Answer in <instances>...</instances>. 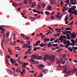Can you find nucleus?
<instances>
[{"mask_svg": "<svg viewBox=\"0 0 77 77\" xmlns=\"http://www.w3.org/2000/svg\"><path fill=\"white\" fill-rule=\"evenodd\" d=\"M8 52L10 53V54H11V55H12V52H11V51L10 50H8Z\"/></svg>", "mask_w": 77, "mask_h": 77, "instance_id": "obj_32", "label": "nucleus"}, {"mask_svg": "<svg viewBox=\"0 0 77 77\" xmlns=\"http://www.w3.org/2000/svg\"><path fill=\"white\" fill-rule=\"evenodd\" d=\"M66 54H64L63 55V57H66Z\"/></svg>", "mask_w": 77, "mask_h": 77, "instance_id": "obj_52", "label": "nucleus"}, {"mask_svg": "<svg viewBox=\"0 0 77 77\" xmlns=\"http://www.w3.org/2000/svg\"><path fill=\"white\" fill-rule=\"evenodd\" d=\"M72 49H73L74 50H77V47H75L74 48V47H72Z\"/></svg>", "mask_w": 77, "mask_h": 77, "instance_id": "obj_33", "label": "nucleus"}, {"mask_svg": "<svg viewBox=\"0 0 77 77\" xmlns=\"http://www.w3.org/2000/svg\"><path fill=\"white\" fill-rule=\"evenodd\" d=\"M70 34L72 35V38H76V36H75L74 34L71 33Z\"/></svg>", "mask_w": 77, "mask_h": 77, "instance_id": "obj_8", "label": "nucleus"}, {"mask_svg": "<svg viewBox=\"0 0 77 77\" xmlns=\"http://www.w3.org/2000/svg\"><path fill=\"white\" fill-rule=\"evenodd\" d=\"M51 43H53H53H54V42H50L47 45H48V47H51V46H52V44H51Z\"/></svg>", "mask_w": 77, "mask_h": 77, "instance_id": "obj_3", "label": "nucleus"}, {"mask_svg": "<svg viewBox=\"0 0 77 77\" xmlns=\"http://www.w3.org/2000/svg\"><path fill=\"white\" fill-rule=\"evenodd\" d=\"M66 42L67 44H69V43H70V41H69L67 40Z\"/></svg>", "mask_w": 77, "mask_h": 77, "instance_id": "obj_34", "label": "nucleus"}, {"mask_svg": "<svg viewBox=\"0 0 77 77\" xmlns=\"http://www.w3.org/2000/svg\"><path fill=\"white\" fill-rule=\"evenodd\" d=\"M44 59L45 60H47V59H50V56L48 55H45V56Z\"/></svg>", "mask_w": 77, "mask_h": 77, "instance_id": "obj_2", "label": "nucleus"}, {"mask_svg": "<svg viewBox=\"0 0 77 77\" xmlns=\"http://www.w3.org/2000/svg\"><path fill=\"white\" fill-rule=\"evenodd\" d=\"M76 8V6L74 5V6H72L71 7V9L72 11H75V8Z\"/></svg>", "mask_w": 77, "mask_h": 77, "instance_id": "obj_6", "label": "nucleus"}, {"mask_svg": "<svg viewBox=\"0 0 77 77\" xmlns=\"http://www.w3.org/2000/svg\"><path fill=\"white\" fill-rule=\"evenodd\" d=\"M73 61L74 62H75V63H77V60H74Z\"/></svg>", "mask_w": 77, "mask_h": 77, "instance_id": "obj_64", "label": "nucleus"}, {"mask_svg": "<svg viewBox=\"0 0 77 77\" xmlns=\"http://www.w3.org/2000/svg\"><path fill=\"white\" fill-rule=\"evenodd\" d=\"M27 56H24V58L25 59H27Z\"/></svg>", "mask_w": 77, "mask_h": 77, "instance_id": "obj_60", "label": "nucleus"}, {"mask_svg": "<svg viewBox=\"0 0 77 77\" xmlns=\"http://www.w3.org/2000/svg\"><path fill=\"white\" fill-rule=\"evenodd\" d=\"M72 10L71 8H69V10L68 11V12H72Z\"/></svg>", "mask_w": 77, "mask_h": 77, "instance_id": "obj_18", "label": "nucleus"}, {"mask_svg": "<svg viewBox=\"0 0 77 77\" xmlns=\"http://www.w3.org/2000/svg\"><path fill=\"white\" fill-rule=\"evenodd\" d=\"M40 76H41V77H42V76H43V73H41L40 75Z\"/></svg>", "mask_w": 77, "mask_h": 77, "instance_id": "obj_55", "label": "nucleus"}, {"mask_svg": "<svg viewBox=\"0 0 77 77\" xmlns=\"http://www.w3.org/2000/svg\"><path fill=\"white\" fill-rule=\"evenodd\" d=\"M42 38H45V35H43L42 37H41Z\"/></svg>", "mask_w": 77, "mask_h": 77, "instance_id": "obj_40", "label": "nucleus"}, {"mask_svg": "<svg viewBox=\"0 0 77 77\" xmlns=\"http://www.w3.org/2000/svg\"><path fill=\"white\" fill-rule=\"evenodd\" d=\"M45 67V66L42 64H41L40 65V68L42 69H44V68Z\"/></svg>", "mask_w": 77, "mask_h": 77, "instance_id": "obj_4", "label": "nucleus"}, {"mask_svg": "<svg viewBox=\"0 0 77 77\" xmlns=\"http://www.w3.org/2000/svg\"><path fill=\"white\" fill-rule=\"evenodd\" d=\"M56 17H57V18H59V15L57 16V15H56Z\"/></svg>", "mask_w": 77, "mask_h": 77, "instance_id": "obj_62", "label": "nucleus"}, {"mask_svg": "<svg viewBox=\"0 0 77 77\" xmlns=\"http://www.w3.org/2000/svg\"><path fill=\"white\" fill-rule=\"evenodd\" d=\"M45 39L46 41H50V38L48 39V38H46Z\"/></svg>", "mask_w": 77, "mask_h": 77, "instance_id": "obj_28", "label": "nucleus"}, {"mask_svg": "<svg viewBox=\"0 0 77 77\" xmlns=\"http://www.w3.org/2000/svg\"><path fill=\"white\" fill-rule=\"evenodd\" d=\"M73 72H77V69H76V68L73 69Z\"/></svg>", "mask_w": 77, "mask_h": 77, "instance_id": "obj_23", "label": "nucleus"}, {"mask_svg": "<svg viewBox=\"0 0 77 77\" xmlns=\"http://www.w3.org/2000/svg\"><path fill=\"white\" fill-rule=\"evenodd\" d=\"M51 19L53 20H54V19H55V17L53 16H51Z\"/></svg>", "mask_w": 77, "mask_h": 77, "instance_id": "obj_22", "label": "nucleus"}, {"mask_svg": "<svg viewBox=\"0 0 77 77\" xmlns=\"http://www.w3.org/2000/svg\"><path fill=\"white\" fill-rule=\"evenodd\" d=\"M12 5L13 6H15V7H17V6H18V5L16 3H14L12 4Z\"/></svg>", "mask_w": 77, "mask_h": 77, "instance_id": "obj_12", "label": "nucleus"}, {"mask_svg": "<svg viewBox=\"0 0 77 77\" xmlns=\"http://www.w3.org/2000/svg\"><path fill=\"white\" fill-rule=\"evenodd\" d=\"M29 2L27 1V0H25L23 2L24 4H28Z\"/></svg>", "mask_w": 77, "mask_h": 77, "instance_id": "obj_11", "label": "nucleus"}, {"mask_svg": "<svg viewBox=\"0 0 77 77\" xmlns=\"http://www.w3.org/2000/svg\"><path fill=\"white\" fill-rule=\"evenodd\" d=\"M57 42H59V41L57 39H56L54 41V42H55V43H57Z\"/></svg>", "mask_w": 77, "mask_h": 77, "instance_id": "obj_26", "label": "nucleus"}, {"mask_svg": "<svg viewBox=\"0 0 77 77\" xmlns=\"http://www.w3.org/2000/svg\"><path fill=\"white\" fill-rule=\"evenodd\" d=\"M45 14L46 15H49V14H50V13L48 11H45Z\"/></svg>", "mask_w": 77, "mask_h": 77, "instance_id": "obj_20", "label": "nucleus"}, {"mask_svg": "<svg viewBox=\"0 0 77 77\" xmlns=\"http://www.w3.org/2000/svg\"><path fill=\"white\" fill-rule=\"evenodd\" d=\"M17 72H20V69L19 68H17Z\"/></svg>", "mask_w": 77, "mask_h": 77, "instance_id": "obj_42", "label": "nucleus"}, {"mask_svg": "<svg viewBox=\"0 0 77 77\" xmlns=\"http://www.w3.org/2000/svg\"><path fill=\"white\" fill-rule=\"evenodd\" d=\"M32 5L34 6H36V4L35 2H33L32 3Z\"/></svg>", "mask_w": 77, "mask_h": 77, "instance_id": "obj_31", "label": "nucleus"}, {"mask_svg": "<svg viewBox=\"0 0 77 77\" xmlns=\"http://www.w3.org/2000/svg\"><path fill=\"white\" fill-rule=\"evenodd\" d=\"M70 29H70V28H66V30H70Z\"/></svg>", "mask_w": 77, "mask_h": 77, "instance_id": "obj_36", "label": "nucleus"}, {"mask_svg": "<svg viewBox=\"0 0 77 77\" xmlns=\"http://www.w3.org/2000/svg\"><path fill=\"white\" fill-rule=\"evenodd\" d=\"M61 50H62V49H61L59 50H57V52H59L60 51H61Z\"/></svg>", "mask_w": 77, "mask_h": 77, "instance_id": "obj_43", "label": "nucleus"}, {"mask_svg": "<svg viewBox=\"0 0 77 77\" xmlns=\"http://www.w3.org/2000/svg\"><path fill=\"white\" fill-rule=\"evenodd\" d=\"M53 41V38L51 37V39H50V41Z\"/></svg>", "mask_w": 77, "mask_h": 77, "instance_id": "obj_63", "label": "nucleus"}, {"mask_svg": "<svg viewBox=\"0 0 77 77\" xmlns=\"http://www.w3.org/2000/svg\"><path fill=\"white\" fill-rule=\"evenodd\" d=\"M21 36H22V37H24V35H25L24 34H21Z\"/></svg>", "mask_w": 77, "mask_h": 77, "instance_id": "obj_49", "label": "nucleus"}, {"mask_svg": "<svg viewBox=\"0 0 77 77\" xmlns=\"http://www.w3.org/2000/svg\"><path fill=\"white\" fill-rule=\"evenodd\" d=\"M22 68H25V67H26V66H24V65H22Z\"/></svg>", "mask_w": 77, "mask_h": 77, "instance_id": "obj_46", "label": "nucleus"}, {"mask_svg": "<svg viewBox=\"0 0 77 77\" xmlns=\"http://www.w3.org/2000/svg\"><path fill=\"white\" fill-rule=\"evenodd\" d=\"M40 13H41V14H42L43 15H44V14L43 12L39 11V12L38 14H39Z\"/></svg>", "mask_w": 77, "mask_h": 77, "instance_id": "obj_30", "label": "nucleus"}, {"mask_svg": "<svg viewBox=\"0 0 77 77\" xmlns=\"http://www.w3.org/2000/svg\"><path fill=\"white\" fill-rule=\"evenodd\" d=\"M40 42H41V41L40 40H39L36 42L35 44H40Z\"/></svg>", "mask_w": 77, "mask_h": 77, "instance_id": "obj_16", "label": "nucleus"}, {"mask_svg": "<svg viewBox=\"0 0 77 77\" xmlns=\"http://www.w3.org/2000/svg\"><path fill=\"white\" fill-rule=\"evenodd\" d=\"M42 6L43 8H44L46 6V5L44 4H42Z\"/></svg>", "mask_w": 77, "mask_h": 77, "instance_id": "obj_21", "label": "nucleus"}, {"mask_svg": "<svg viewBox=\"0 0 77 77\" xmlns=\"http://www.w3.org/2000/svg\"><path fill=\"white\" fill-rule=\"evenodd\" d=\"M16 44V41H14L13 43V46H15Z\"/></svg>", "mask_w": 77, "mask_h": 77, "instance_id": "obj_27", "label": "nucleus"}, {"mask_svg": "<svg viewBox=\"0 0 77 77\" xmlns=\"http://www.w3.org/2000/svg\"><path fill=\"white\" fill-rule=\"evenodd\" d=\"M60 47H64V46L63 45H60Z\"/></svg>", "mask_w": 77, "mask_h": 77, "instance_id": "obj_59", "label": "nucleus"}, {"mask_svg": "<svg viewBox=\"0 0 77 77\" xmlns=\"http://www.w3.org/2000/svg\"><path fill=\"white\" fill-rule=\"evenodd\" d=\"M26 39L29 40V39H30V37H26Z\"/></svg>", "mask_w": 77, "mask_h": 77, "instance_id": "obj_44", "label": "nucleus"}, {"mask_svg": "<svg viewBox=\"0 0 77 77\" xmlns=\"http://www.w3.org/2000/svg\"><path fill=\"white\" fill-rule=\"evenodd\" d=\"M0 33H2V34H3V35L5 34V33L3 32L2 31H0Z\"/></svg>", "mask_w": 77, "mask_h": 77, "instance_id": "obj_51", "label": "nucleus"}, {"mask_svg": "<svg viewBox=\"0 0 77 77\" xmlns=\"http://www.w3.org/2000/svg\"><path fill=\"white\" fill-rule=\"evenodd\" d=\"M39 45L41 47H43L44 46H45V45L43 43H42L41 44H40Z\"/></svg>", "mask_w": 77, "mask_h": 77, "instance_id": "obj_19", "label": "nucleus"}, {"mask_svg": "<svg viewBox=\"0 0 77 77\" xmlns=\"http://www.w3.org/2000/svg\"><path fill=\"white\" fill-rule=\"evenodd\" d=\"M6 60L7 61V63L8 64H9V62H8V58H7V57L6 58Z\"/></svg>", "mask_w": 77, "mask_h": 77, "instance_id": "obj_45", "label": "nucleus"}, {"mask_svg": "<svg viewBox=\"0 0 77 77\" xmlns=\"http://www.w3.org/2000/svg\"><path fill=\"white\" fill-rule=\"evenodd\" d=\"M64 71L65 72H67V70H68V69L67 68L65 67L64 68Z\"/></svg>", "mask_w": 77, "mask_h": 77, "instance_id": "obj_17", "label": "nucleus"}, {"mask_svg": "<svg viewBox=\"0 0 77 77\" xmlns=\"http://www.w3.org/2000/svg\"><path fill=\"white\" fill-rule=\"evenodd\" d=\"M42 72H43V73L46 74V73H47V72H48V70L46 69H45L44 70H42Z\"/></svg>", "mask_w": 77, "mask_h": 77, "instance_id": "obj_5", "label": "nucleus"}, {"mask_svg": "<svg viewBox=\"0 0 77 77\" xmlns=\"http://www.w3.org/2000/svg\"><path fill=\"white\" fill-rule=\"evenodd\" d=\"M34 48V49H33V50L34 51H36V48H35V46H34L33 47Z\"/></svg>", "mask_w": 77, "mask_h": 77, "instance_id": "obj_39", "label": "nucleus"}, {"mask_svg": "<svg viewBox=\"0 0 77 77\" xmlns=\"http://www.w3.org/2000/svg\"><path fill=\"white\" fill-rule=\"evenodd\" d=\"M10 61L11 63H14L15 61L13 59V58H11L10 59Z\"/></svg>", "mask_w": 77, "mask_h": 77, "instance_id": "obj_14", "label": "nucleus"}, {"mask_svg": "<svg viewBox=\"0 0 77 77\" xmlns=\"http://www.w3.org/2000/svg\"><path fill=\"white\" fill-rule=\"evenodd\" d=\"M72 5H75V3H73V2H72Z\"/></svg>", "mask_w": 77, "mask_h": 77, "instance_id": "obj_61", "label": "nucleus"}, {"mask_svg": "<svg viewBox=\"0 0 77 77\" xmlns=\"http://www.w3.org/2000/svg\"><path fill=\"white\" fill-rule=\"evenodd\" d=\"M37 6L38 8H41V5H38Z\"/></svg>", "mask_w": 77, "mask_h": 77, "instance_id": "obj_37", "label": "nucleus"}, {"mask_svg": "<svg viewBox=\"0 0 77 77\" xmlns=\"http://www.w3.org/2000/svg\"><path fill=\"white\" fill-rule=\"evenodd\" d=\"M27 42L28 43V45H30V44H31V42H30V41H27Z\"/></svg>", "mask_w": 77, "mask_h": 77, "instance_id": "obj_38", "label": "nucleus"}, {"mask_svg": "<svg viewBox=\"0 0 77 77\" xmlns=\"http://www.w3.org/2000/svg\"><path fill=\"white\" fill-rule=\"evenodd\" d=\"M50 32H49V31L46 34V35H48V34H50Z\"/></svg>", "mask_w": 77, "mask_h": 77, "instance_id": "obj_54", "label": "nucleus"}, {"mask_svg": "<svg viewBox=\"0 0 77 77\" xmlns=\"http://www.w3.org/2000/svg\"><path fill=\"white\" fill-rule=\"evenodd\" d=\"M7 57H8V59H10V58H11V57L9 56V55H7Z\"/></svg>", "mask_w": 77, "mask_h": 77, "instance_id": "obj_50", "label": "nucleus"}, {"mask_svg": "<svg viewBox=\"0 0 77 77\" xmlns=\"http://www.w3.org/2000/svg\"><path fill=\"white\" fill-rule=\"evenodd\" d=\"M75 45V42H74V43H73V44L72 43V46H74Z\"/></svg>", "mask_w": 77, "mask_h": 77, "instance_id": "obj_48", "label": "nucleus"}, {"mask_svg": "<svg viewBox=\"0 0 77 77\" xmlns=\"http://www.w3.org/2000/svg\"><path fill=\"white\" fill-rule=\"evenodd\" d=\"M55 57L54 56H51L49 57V59L51 62H54V58Z\"/></svg>", "mask_w": 77, "mask_h": 77, "instance_id": "obj_1", "label": "nucleus"}, {"mask_svg": "<svg viewBox=\"0 0 77 77\" xmlns=\"http://www.w3.org/2000/svg\"><path fill=\"white\" fill-rule=\"evenodd\" d=\"M26 47V44H24V45L23 46V48H25Z\"/></svg>", "mask_w": 77, "mask_h": 77, "instance_id": "obj_53", "label": "nucleus"}, {"mask_svg": "<svg viewBox=\"0 0 77 77\" xmlns=\"http://www.w3.org/2000/svg\"><path fill=\"white\" fill-rule=\"evenodd\" d=\"M20 72L21 74V75H23V72Z\"/></svg>", "mask_w": 77, "mask_h": 77, "instance_id": "obj_56", "label": "nucleus"}, {"mask_svg": "<svg viewBox=\"0 0 77 77\" xmlns=\"http://www.w3.org/2000/svg\"><path fill=\"white\" fill-rule=\"evenodd\" d=\"M65 2L67 3L68 5H69V0H67Z\"/></svg>", "mask_w": 77, "mask_h": 77, "instance_id": "obj_24", "label": "nucleus"}, {"mask_svg": "<svg viewBox=\"0 0 77 77\" xmlns=\"http://www.w3.org/2000/svg\"><path fill=\"white\" fill-rule=\"evenodd\" d=\"M68 50H69L70 51H71L72 52L73 51V50L71 49H70L69 48H68Z\"/></svg>", "mask_w": 77, "mask_h": 77, "instance_id": "obj_29", "label": "nucleus"}, {"mask_svg": "<svg viewBox=\"0 0 77 77\" xmlns=\"http://www.w3.org/2000/svg\"><path fill=\"white\" fill-rule=\"evenodd\" d=\"M42 56H38L37 58V59H38V60H40V59H42Z\"/></svg>", "mask_w": 77, "mask_h": 77, "instance_id": "obj_9", "label": "nucleus"}, {"mask_svg": "<svg viewBox=\"0 0 77 77\" xmlns=\"http://www.w3.org/2000/svg\"><path fill=\"white\" fill-rule=\"evenodd\" d=\"M71 41L72 43H74V42H75V41H74V39H71Z\"/></svg>", "mask_w": 77, "mask_h": 77, "instance_id": "obj_35", "label": "nucleus"}, {"mask_svg": "<svg viewBox=\"0 0 77 77\" xmlns=\"http://www.w3.org/2000/svg\"><path fill=\"white\" fill-rule=\"evenodd\" d=\"M70 72L71 71H70V70H69L67 73V74H70Z\"/></svg>", "mask_w": 77, "mask_h": 77, "instance_id": "obj_41", "label": "nucleus"}, {"mask_svg": "<svg viewBox=\"0 0 77 77\" xmlns=\"http://www.w3.org/2000/svg\"><path fill=\"white\" fill-rule=\"evenodd\" d=\"M48 9L46 8L47 10H49V11H51V9H52V8L51 6H49L48 7Z\"/></svg>", "mask_w": 77, "mask_h": 77, "instance_id": "obj_7", "label": "nucleus"}, {"mask_svg": "<svg viewBox=\"0 0 77 77\" xmlns=\"http://www.w3.org/2000/svg\"><path fill=\"white\" fill-rule=\"evenodd\" d=\"M54 47H57V46H58V44H54L52 45Z\"/></svg>", "mask_w": 77, "mask_h": 77, "instance_id": "obj_25", "label": "nucleus"}, {"mask_svg": "<svg viewBox=\"0 0 77 77\" xmlns=\"http://www.w3.org/2000/svg\"><path fill=\"white\" fill-rule=\"evenodd\" d=\"M68 22H69V21H66V22H65L66 24H68Z\"/></svg>", "mask_w": 77, "mask_h": 77, "instance_id": "obj_57", "label": "nucleus"}, {"mask_svg": "<svg viewBox=\"0 0 77 77\" xmlns=\"http://www.w3.org/2000/svg\"><path fill=\"white\" fill-rule=\"evenodd\" d=\"M27 47L28 48H31V45H29V46Z\"/></svg>", "mask_w": 77, "mask_h": 77, "instance_id": "obj_47", "label": "nucleus"}, {"mask_svg": "<svg viewBox=\"0 0 77 77\" xmlns=\"http://www.w3.org/2000/svg\"><path fill=\"white\" fill-rule=\"evenodd\" d=\"M33 12H35V13L37 12V14H38L39 11L36 10V9H34L33 10Z\"/></svg>", "mask_w": 77, "mask_h": 77, "instance_id": "obj_13", "label": "nucleus"}, {"mask_svg": "<svg viewBox=\"0 0 77 77\" xmlns=\"http://www.w3.org/2000/svg\"><path fill=\"white\" fill-rule=\"evenodd\" d=\"M36 56L35 55H32L31 56V58L32 59H35V58H36Z\"/></svg>", "mask_w": 77, "mask_h": 77, "instance_id": "obj_10", "label": "nucleus"}, {"mask_svg": "<svg viewBox=\"0 0 77 77\" xmlns=\"http://www.w3.org/2000/svg\"><path fill=\"white\" fill-rule=\"evenodd\" d=\"M68 20V16L66 15L65 17V21H67Z\"/></svg>", "mask_w": 77, "mask_h": 77, "instance_id": "obj_15", "label": "nucleus"}, {"mask_svg": "<svg viewBox=\"0 0 77 77\" xmlns=\"http://www.w3.org/2000/svg\"><path fill=\"white\" fill-rule=\"evenodd\" d=\"M10 75H12V71H11V70H10Z\"/></svg>", "mask_w": 77, "mask_h": 77, "instance_id": "obj_58", "label": "nucleus"}]
</instances>
